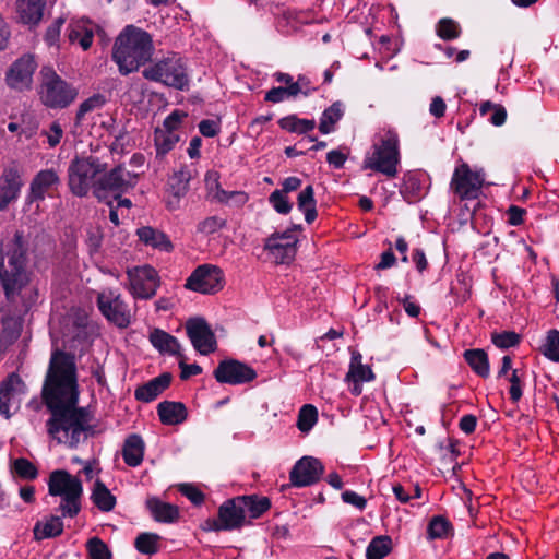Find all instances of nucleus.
<instances>
[{"mask_svg": "<svg viewBox=\"0 0 559 559\" xmlns=\"http://www.w3.org/2000/svg\"><path fill=\"white\" fill-rule=\"evenodd\" d=\"M43 397L51 417L48 433L58 443L74 448L91 429L92 416L85 407H78L79 392L73 356L62 350L52 353L46 374Z\"/></svg>", "mask_w": 559, "mask_h": 559, "instance_id": "f257e3e1", "label": "nucleus"}, {"mask_svg": "<svg viewBox=\"0 0 559 559\" xmlns=\"http://www.w3.org/2000/svg\"><path fill=\"white\" fill-rule=\"evenodd\" d=\"M153 52L152 36L140 27L127 25L115 40L112 59L119 72L127 75L150 61Z\"/></svg>", "mask_w": 559, "mask_h": 559, "instance_id": "f03ea898", "label": "nucleus"}, {"mask_svg": "<svg viewBox=\"0 0 559 559\" xmlns=\"http://www.w3.org/2000/svg\"><path fill=\"white\" fill-rule=\"evenodd\" d=\"M26 251L20 231L0 248V282L8 298L17 294L28 283Z\"/></svg>", "mask_w": 559, "mask_h": 559, "instance_id": "7ed1b4c3", "label": "nucleus"}, {"mask_svg": "<svg viewBox=\"0 0 559 559\" xmlns=\"http://www.w3.org/2000/svg\"><path fill=\"white\" fill-rule=\"evenodd\" d=\"M48 492L53 497H61L59 511L62 516L74 518L81 510L83 487L81 480L64 469L50 473Z\"/></svg>", "mask_w": 559, "mask_h": 559, "instance_id": "20e7f679", "label": "nucleus"}, {"mask_svg": "<svg viewBox=\"0 0 559 559\" xmlns=\"http://www.w3.org/2000/svg\"><path fill=\"white\" fill-rule=\"evenodd\" d=\"M107 169V163L100 158L90 155L75 157L68 168V186L70 191L79 197H86L103 173Z\"/></svg>", "mask_w": 559, "mask_h": 559, "instance_id": "39448f33", "label": "nucleus"}, {"mask_svg": "<svg viewBox=\"0 0 559 559\" xmlns=\"http://www.w3.org/2000/svg\"><path fill=\"white\" fill-rule=\"evenodd\" d=\"M41 83L39 95L43 104L49 108H66L72 104L78 90L51 68H43L40 71Z\"/></svg>", "mask_w": 559, "mask_h": 559, "instance_id": "423d86ee", "label": "nucleus"}, {"mask_svg": "<svg viewBox=\"0 0 559 559\" xmlns=\"http://www.w3.org/2000/svg\"><path fill=\"white\" fill-rule=\"evenodd\" d=\"M138 181V174L127 170L118 165L111 170L103 173L95 183L94 197L102 202L111 205L110 197L118 199L121 194L134 188Z\"/></svg>", "mask_w": 559, "mask_h": 559, "instance_id": "0eeeda50", "label": "nucleus"}, {"mask_svg": "<svg viewBox=\"0 0 559 559\" xmlns=\"http://www.w3.org/2000/svg\"><path fill=\"white\" fill-rule=\"evenodd\" d=\"M400 160L399 138L395 132L388 131L380 144L373 145V152L364 160V169H372L388 177H395Z\"/></svg>", "mask_w": 559, "mask_h": 559, "instance_id": "6e6552de", "label": "nucleus"}, {"mask_svg": "<svg viewBox=\"0 0 559 559\" xmlns=\"http://www.w3.org/2000/svg\"><path fill=\"white\" fill-rule=\"evenodd\" d=\"M147 80L162 82L177 90H186L189 85L186 67L176 55L167 57L155 64L147 67L142 72Z\"/></svg>", "mask_w": 559, "mask_h": 559, "instance_id": "1a4fd4ad", "label": "nucleus"}, {"mask_svg": "<svg viewBox=\"0 0 559 559\" xmlns=\"http://www.w3.org/2000/svg\"><path fill=\"white\" fill-rule=\"evenodd\" d=\"M484 182V170L473 171L466 163H463L454 169L450 189L460 200H474L479 197Z\"/></svg>", "mask_w": 559, "mask_h": 559, "instance_id": "9d476101", "label": "nucleus"}, {"mask_svg": "<svg viewBox=\"0 0 559 559\" xmlns=\"http://www.w3.org/2000/svg\"><path fill=\"white\" fill-rule=\"evenodd\" d=\"M300 228V225H293V227L283 233H273L265 239L263 248L275 263L288 264L295 259L297 252L296 245L298 242L295 231Z\"/></svg>", "mask_w": 559, "mask_h": 559, "instance_id": "9b49d317", "label": "nucleus"}, {"mask_svg": "<svg viewBox=\"0 0 559 559\" xmlns=\"http://www.w3.org/2000/svg\"><path fill=\"white\" fill-rule=\"evenodd\" d=\"M223 271L212 264L198 266L187 278L185 287L201 294H214L223 288Z\"/></svg>", "mask_w": 559, "mask_h": 559, "instance_id": "f8f14e48", "label": "nucleus"}, {"mask_svg": "<svg viewBox=\"0 0 559 559\" xmlns=\"http://www.w3.org/2000/svg\"><path fill=\"white\" fill-rule=\"evenodd\" d=\"M129 287L135 298L150 299L156 294L159 278L154 267L136 266L128 270Z\"/></svg>", "mask_w": 559, "mask_h": 559, "instance_id": "ddd939ff", "label": "nucleus"}, {"mask_svg": "<svg viewBox=\"0 0 559 559\" xmlns=\"http://www.w3.org/2000/svg\"><path fill=\"white\" fill-rule=\"evenodd\" d=\"M97 306L106 319L117 326L127 328L130 324L131 311L119 294L102 292L97 297Z\"/></svg>", "mask_w": 559, "mask_h": 559, "instance_id": "4468645a", "label": "nucleus"}, {"mask_svg": "<svg viewBox=\"0 0 559 559\" xmlns=\"http://www.w3.org/2000/svg\"><path fill=\"white\" fill-rule=\"evenodd\" d=\"M214 378L219 383L239 385L253 381L257 372L245 362L229 358L219 361L214 370Z\"/></svg>", "mask_w": 559, "mask_h": 559, "instance_id": "2eb2a0df", "label": "nucleus"}, {"mask_svg": "<svg viewBox=\"0 0 559 559\" xmlns=\"http://www.w3.org/2000/svg\"><path fill=\"white\" fill-rule=\"evenodd\" d=\"M242 506L246 503L239 497L227 500L219 507L218 519L213 520L210 527L214 531H230L241 527L246 521Z\"/></svg>", "mask_w": 559, "mask_h": 559, "instance_id": "dca6fc26", "label": "nucleus"}, {"mask_svg": "<svg viewBox=\"0 0 559 559\" xmlns=\"http://www.w3.org/2000/svg\"><path fill=\"white\" fill-rule=\"evenodd\" d=\"M186 330L193 347L200 354L209 355L216 349V337L203 318L189 319Z\"/></svg>", "mask_w": 559, "mask_h": 559, "instance_id": "f3484780", "label": "nucleus"}, {"mask_svg": "<svg viewBox=\"0 0 559 559\" xmlns=\"http://www.w3.org/2000/svg\"><path fill=\"white\" fill-rule=\"evenodd\" d=\"M324 467L322 463L312 456H304L293 466L289 478L295 487H307L320 480Z\"/></svg>", "mask_w": 559, "mask_h": 559, "instance_id": "a211bd4d", "label": "nucleus"}, {"mask_svg": "<svg viewBox=\"0 0 559 559\" xmlns=\"http://www.w3.org/2000/svg\"><path fill=\"white\" fill-rule=\"evenodd\" d=\"M36 62L32 56L17 59L7 73V83L15 90H25L31 86Z\"/></svg>", "mask_w": 559, "mask_h": 559, "instance_id": "6ab92c4d", "label": "nucleus"}, {"mask_svg": "<svg viewBox=\"0 0 559 559\" xmlns=\"http://www.w3.org/2000/svg\"><path fill=\"white\" fill-rule=\"evenodd\" d=\"M21 187L22 181L17 168H5L0 176V211L5 210L17 198Z\"/></svg>", "mask_w": 559, "mask_h": 559, "instance_id": "aec40b11", "label": "nucleus"}, {"mask_svg": "<svg viewBox=\"0 0 559 559\" xmlns=\"http://www.w3.org/2000/svg\"><path fill=\"white\" fill-rule=\"evenodd\" d=\"M191 177L190 170L186 167L180 168L169 177L168 189L171 194V199L167 202L169 209L175 210L179 206L180 199L189 191Z\"/></svg>", "mask_w": 559, "mask_h": 559, "instance_id": "412c9836", "label": "nucleus"}, {"mask_svg": "<svg viewBox=\"0 0 559 559\" xmlns=\"http://www.w3.org/2000/svg\"><path fill=\"white\" fill-rule=\"evenodd\" d=\"M171 382V374L168 372L162 373L160 376L150 380L147 383L140 385L134 396L141 402H151L156 399L165 389L169 386Z\"/></svg>", "mask_w": 559, "mask_h": 559, "instance_id": "4be33fe9", "label": "nucleus"}, {"mask_svg": "<svg viewBox=\"0 0 559 559\" xmlns=\"http://www.w3.org/2000/svg\"><path fill=\"white\" fill-rule=\"evenodd\" d=\"M157 413L163 424L174 426L187 418V408L181 402L164 401L157 406Z\"/></svg>", "mask_w": 559, "mask_h": 559, "instance_id": "5701e85b", "label": "nucleus"}, {"mask_svg": "<svg viewBox=\"0 0 559 559\" xmlns=\"http://www.w3.org/2000/svg\"><path fill=\"white\" fill-rule=\"evenodd\" d=\"M44 0H16L19 20L28 25H36L43 17Z\"/></svg>", "mask_w": 559, "mask_h": 559, "instance_id": "b1692460", "label": "nucleus"}, {"mask_svg": "<svg viewBox=\"0 0 559 559\" xmlns=\"http://www.w3.org/2000/svg\"><path fill=\"white\" fill-rule=\"evenodd\" d=\"M150 342L160 354L182 357L178 340L160 329H154L151 332Z\"/></svg>", "mask_w": 559, "mask_h": 559, "instance_id": "393cba45", "label": "nucleus"}, {"mask_svg": "<svg viewBox=\"0 0 559 559\" xmlns=\"http://www.w3.org/2000/svg\"><path fill=\"white\" fill-rule=\"evenodd\" d=\"M59 183V177L52 169L39 171L31 183V200H44L45 193Z\"/></svg>", "mask_w": 559, "mask_h": 559, "instance_id": "a878e982", "label": "nucleus"}, {"mask_svg": "<svg viewBox=\"0 0 559 559\" xmlns=\"http://www.w3.org/2000/svg\"><path fill=\"white\" fill-rule=\"evenodd\" d=\"M144 441L139 435H130L122 448V456L127 465L135 467L143 461Z\"/></svg>", "mask_w": 559, "mask_h": 559, "instance_id": "bb28decb", "label": "nucleus"}, {"mask_svg": "<svg viewBox=\"0 0 559 559\" xmlns=\"http://www.w3.org/2000/svg\"><path fill=\"white\" fill-rule=\"evenodd\" d=\"M140 240L146 246H151L162 251H170L173 243L163 231L150 226H143L136 230Z\"/></svg>", "mask_w": 559, "mask_h": 559, "instance_id": "cd10ccee", "label": "nucleus"}, {"mask_svg": "<svg viewBox=\"0 0 559 559\" xmlns=\"http://www.w3.org/2000/svg\"><path fill=\"white\" fill-rule=\"evenodd\" d=\"M146 507L153 518L158 522H174L179 516L178 508L171 503L163 502L152 497L146 500Z\"/></svg>", "mask_w": 559, "mask_h": 559, "instance_id": "c85d7f7f", "label": "nucleus"}, {"mask_svg": "<svg viewBox=\"0 0 559 559\" xmlns=\"http://www.w3.org/2000/svg\"><path fill=\"white\" fill-rule=\"evenodd\" d=\"M63 532V522L58 515H50L45 522L38 521L34 528V538L41 540L59 536Z\"/></svg>", "mask_w": 559, "mask_h": 559, "instance_id": "c756f323", "label": "nucleus"}, {"mask_svg": "<svg viewBox=\"0 0 559 559\" xmlns=\"http://www.w3.org/2000/svg\"><path fill=\"white\" fill-rule=\"evenodd\" d=\"M463 356L475 373L481 378H487L489 376V360L484 349H466Z\"/></svg>", "mask_w": 559, "mask_h": 559, "instance_id": "7c9ffc66", "label": "nucleus"}, {"mask_svg": "<svg viewBox=\"0 0 559 559\" xmlns=\"http://www.w3.org/2000/svg\"><path fill=\"white\" fill-rule=\"evenodd\" d=\"M298 209L304 212L305 221L311 224L317 218V209L314 200V190L312 186H307L297 198Z\"/></svg>", "mask_w": 559, "mask_h": 559, "instance_id": "2f4dec72", "label": "nucleus"}, {"mask_svg": "<svg viewBox=\"0 0 559 559\" xmlns=\"http://www.w3.org/2000/svg\"><path fill=\"white\" fill-rule=\"evenodd\" d=\"M344 115L343 104L341 102L333 103L328 107L320 119L319 130L323 134L334 131L335 123L341 120Z\"/></svg>", "mask_w": 559, "mask_h": 559, "instance_id": "473e14b6", "label": "nucleus"}, {"mask_svg": "<svg viewBox=\"0 0 559 559\" xmlns=\"http://www.w3.org/2000/svg\"><path fill=\"white\" fill-rule=\"evenodd\" d=\"M92 500L96 507L104 512L111 511L116 504L115 496L111 495L105 484L100 480H96L94 485Z\"/></svg>", "mask_w": 559, "mask_h": 559, "instance_id": "72a5a7b5", "label": "nucleus"}, {"mask_svg": "<svg viewBox=\"0 0 559 559\" xmlns=\"http://www.w3.org/2000/svg\"><path fill=\"white\" fill-rule=\"evenodd\" d=\"M179 141L176 132L156 129L154 133V142L156 147V156L163 158L171 151Z\"/></svg>", "mask_w": 559, "mask_h": 559, "instance_id": "f704fd0d", "label": "nucleus"}, {"mask_svg": "<svg viewBox=\"0 0 559 559\" xmlns=\"http://www.w3.org/2000/svg\"><path fill=\"white\" fill-rule=\"evenodd\" d=\"M392 549V539L388 535L376 536L369 543L366 557L367 559H383Z\"/></svg>", "mask_w": 559, "mask_h": 559, "instance_id": "c9c22d12", "label": "nucleus"}, {"mask_svg": "<svg viewBox=\"0 0 559 559\" xmlns=\"http://www.w3.org/2000/svg\"><path fill=\"white\" fill-rule=\"evenodd\" d=\"M239 499H243L246 506L243 507L245 514L250 515L251 519H257L261 516L266 510L271 507V501L266 497H255V496H242Z\"/></svg>", "mask_w": 559, "mask_h": 559, "instance_id": "e433bc0d", "label": "nucleus"}, {"mask_svg": "<svg viewBox=\"0 0 559 559\" xmlns=\"http://www.w3.org/2000/svg\"><path fill=\"white\" fill-rule=\"evenodd\" d=\"M21 383L20 378L16 374H11L5 382L0 386V414L10 417L9 402L15 390V385Z\"/></svg>", "mask_w": 559, "mask_h": 559, "instance_id": "4c0bfd02", "label": "nucleus"}, {"mask_svg": "<svg viewBox=\"0 0 559 559\" xmlns=\"http://www.w3.org/2000/svg\"><path fill=\"white\" fill-rule=\"evenodd\" d=\"M104 104H105V97L100 94H95V95L88 97L87 99H85L79 106V109H78L76 116H75L74 126L80 127L83 123L85 116L87 114L102 108Z\"/></svg>", "mask_w": 559, "mask_h": 559, "instance_id": "58836bf2", "label": "nucleus"}, {"mask_svg": "<svg viewBox=\"0 0 559 559\" xmlns=\"http://www.w3.org/2000/svg\"><path fill=\"white\" fill-rule=\"evenodd\" d=\"M160 537L153 533H141L135 538V548L139 552L145 555H153L158 551V542Z\"/></svg>", "mask_w": 559, "mask_h": 559, "instance_id": "ea45409f", "label": "nucleus"}, {"mask_svg": "<svg viewBox=\"0 0 559 559\" xmlns=\"http://www.w3.org/2000/svg\"><path fill=\"white\" fill-rule=\"evenodd\" d=\"M318 419V411L311 404L304 405L298 414L297 427L301 432H309Z\"/></svg>", "mask_w": 559, "mask_h": 559, "instance_id": "a19ab883", "label": "nucleus"}, {"mask_svg": "<svg viewBox=\"0 0 559 559\" xmlns=\"http://www.w3.org/2000/svg\"><path fill=\"white\" fill-rule=\"evenodd\" d=\"M451 530V523L441 515L433 516L428 525V536L430 539L445 538Z\"/></svg>", "mask_w": 559, "mask_h": 559, "instance_id": "79ce46f5", "label": "nucleus"}, {"mask_svg": "<svg viewBox=\"0 0 559 559\" xmlns=\"http://www.w3.org/2000/svg\"><path fill=\"white\" fill-rule=\"evenodd\" d=\"M460 34V25L452 19H441L437 24V35L444 40L455 39Z\"/></svg>", "mask_w": 559, "mask_h": 559, "instance_id": "37998d69", "label": "nucleus"}, {"mask_svg": "<svg viewBox=\"0 0 559 559\" xmlns=\"http://www.w3.org/2000/svg\"><path fill=\"white\" fill-rule=\"evenodd\" d=\"M543 354L554 361H559V331L550 330L547 333L543 345Z\"/></svg>", "mask_w": 559, "mask_h": 559, "instance_id": "c03bdc74", "label": "nucleus"}, {"mask_svg": "<svg viewBox=\"0 0 559 559\" xmlns=\"http://www.w3.org/2000/svg\"><path fill=\"white\" fill-rule=\"evenodd\" d=\"M87 551L90 559H110L111 552L107 545L98 537H92L88 539Z\"/></svg>", "mask_w": 559, "mask_h": 559, "instance_id": "a18cd8bd", "label": "nucleus"}, {"mask_svg": "<svg viewBox=\"0 0 559 559\" xmlns=\"http://www.w3.org/2000/svg\"><path fill=\"white\" fill-rule=\"evenodd\" d=\"M520 335L513 331H503L501 333H492L491 341L499 348L514 347L520 343Z\"/></svg>", "mask_w": 559, "mask_h": 559, "instance_id": "49530a36", "label": "nucleus"}, {"mask_svg": "<svg viewBox=\"0 0 559 559\" xmlns=\"http://www.w3.org/2000/svg\"><path fill=\"white\" fill-rule=\"evenodd\" d=\"M269 202L280 214H288L293 207V203L288 200L286 194L280 190H275L270 194Z\"/></svg>", "mask_w": 559, "mask_h": 559, "instance_id": "de8ad7c7", "label": "nucleus"}, {"mask_svg": "<svg viewBox=\"0 0 559 559\" xmlns=\"http://www.w3.org/2000/svg\"><path fill=\"white\" fill-rule=\"evenodd\" d=\"M14 471L25 479H35L38 475L36 466L26 459L20 457L14 461Z\"/></svg>", "mask_w": 559, "mask_h": 559, "instance_id": "09e8293b", "label": "nucleus"}, {"mask_svg": "<svg viewBox=\"0 0 559 559\" xmlns=\"http://www.w3.org/2000/svg\"><path fill=\"white\" fill-rule=\"evenodd\" d=\"M374 379V373L367 365L358 366L355 369H349L345 380L346 381H361L368 382Z\"/></svg>", "mask_w": 559, "mask_h": 559, "instance_id": "8fccbe9b", "label": "nucleus"}, {"mask_svg": "<svg viewBox=\"0 0 559 559\" xmlns=\"http://www.w3.org/2000/svg\"><path fill=\"white\" fill-rule=\"evenodd\" d=\"M247 194L240 191H225L221 189L214 193V200L221 203L234 202L236 204H243L247 201Z\"/></svg>", "mask_w": 559, "mask_h": 559, "instance_id": "3c124183", "label": "nucleus"}, {"mask_svg": "<svg viewBox=\"0 0 559 559\" xmlns=\"http://www.w3.org/2000/svg\"><path fill=\"white\" fill-rule=\"evenodd\" d=\"M226 225V221L217 217V216H211L202 221L198 225V230L203 234H213L217 231L218 229L223 228Z\"/></svg>", "mask_w": 559, "mask_h": 559, "instance_id": "603ef678", "label": "nucleus"}, {"mask_svg": "<svg viewBox=\"0 0 559 559\" xmlns=\"http://www.w3.org/2000/svg\"><path fill=\"white\" fill-rule=\"evenodd\" d=\"M180 492L197 506L201 504L204 500V495L197 487L189 484L181 485Z\"/></svg>", "mask_w": 559, "mask_h": 559, "instance_id": "864d4df0", "label": "nucleus"}, {"mask_svg": "<svg viewBox=\"0 0 559 559\" xmlns=\"http://www.w3.org/2000/svg\"><path fill=\"white\" fill-rule=\"evenodd\" d=\"M64 23L63 17H58L46 31L45 39L49 45H55L60 36L61 26Z\"/></svg>", "mask_w": 559, "mask_h": 559, "instance_id": "5fc2aeb1", "label": "nucleus"}, {"mask_svg": "<svg viewBox=\"0 0 559 559\" xmlns=\"http://www.w3.org/2000/svg\"><path fill=\"white\" fill-rule=\"evenodd\" d=\"M43 133L45 135H47V141H48L49 146L55 147V146H57L60 143V140H61L62 134H63V130H62V128H61L59 122L53 121L50 124L49 132L45 131Z\"/></svg>", "mask_w": 559, "mask_h": 559, "instance_id": "6e6d98bb", "label": "nucleus"}, {"mask_svg": "<svg viewBox=\"0 0 559 559\" xmlns=\"http://www.w3.org/2000/svg\"><path fill=\"white\" fill-rule=\"evenodd\" d=\"M199 131L203 136L213 138L219 131L218 121L204 119L199 123Z\"/></svg>", "mask_w": 559, "mask_h": 559, "instance_id": "4d7b16f0", "label": "nucleus"}, {"mask_svg": "<svg viewBox=\"0 0 559 559\" xmlns=\"http://www.w3.org/2000/svg\"><path fill=\"white\" fill-rule=\"evenodd\" d=\"M342 500L345 503L353 504L359 510H364L367 504V500L362 496H359L355 491L350 490H346L342 493Z\"/></svg>", "mask_w": 559, "mask_h": 559, "instance_id": "13d9d810", "label": "nucleus"}, {"mask_svg": "<svg viewBox=\"0 0 559 559\" xmlns=\"http://www.w3.org/2000/svg\"><path fill=\"white\" fill-rule=\"evenodd\" d=\"M185 117H187V114L174 111L164 120L163 128L158 129L175 132L178 126L180 124L182 118Z\"/></svg>", "mask_w": 559, "mask_h": 559, "instance_id": "bf43d9fd", "label": "nucleus"}, {"mask_svg": "<svg viewBox=\"0 0 559 559\" xmlns=\"http://www.w3.org/2000/svg\"><path fill=\"white\" fill-rule=\"evenodd\" d=\"M511 383L510 386V399L515 403L522 397V389H521V380L518 376V370H513L511 377L509 378Z\"/></svg>", "mask_w": 559, "mask_h": 559, "instance_id": "052dcab7", "label": "nucleus"}, {"mask_svg": "<svg viewBox=\"0 0 559 559\" xmlns=\"http://www.w3.org/2000/svg\"><path fill=\"white\" fill-rule=\"evenodd\" d=\"M185 357H180L179 367L181 369L180 378L182 380L189 379L191 376H198L202 372V368L198 364L188 365L185 362Z\"/></svg>", "mask_w": 559, "mask_h": 559, "instance_id": "680f3d73", "label": "nucleus"}, {"mask_svg": "<svg viewBox=\"0 0 559 559\" xmlns=\"http://www.w3.org/2000/svg\"><path fill=\"white\" fill-rule=\"evenodd\" d=\"M346 159L347 154H345L342 150H332L326 154L328 163L337 169L344 166Z\"/></svg>", "mask_w": 559, "mask_h": 559, "instance_id": "e2e57ef3", "label": "nucleus"}, {"mask_svg": "<svg viewBox=\"0 0 559 559\" xmlns=\"http://www.w3.org/2000/svg\"><path fill=\"white\" fill-rule=\"evenodd\" d=\"M205 182L209 194L214 200V193H217L222 189L218 181L217 173H207L205 177Z\"/></svg>", "mask_w": 559, "mask_h": 559, "instance_id": "0e129e2a", "label": "nucleus"}, {"mask_svg": "<svg viewBox=\"0 0 559 559\" xmlns=\"http://www.w3.org/2000/svg\"><path fill=\"white\" fill-rule=\"evenodd\" d=\"M507 119V110L502 105H497L496 108L492 110V114L489 118V121L497 127L502 126L506 122Z\"/></svg>", "mask_w": 559, "mask_h": 559, "instance_id": "69168bd1", "label": "nucleus"}, {"mask_svg": "<svg viewBox=\"0 0 559 559\" xmlns=\"http://www.w3.org/2000/svg\"><path fill=\"white\" fill-rule=\"evenodd\" d=\"M447 105L440 96L432 98L429 111L432 116L440 118L444 116Z\"/></svg>", "mask_w": 559, "mask_h": 559, "instance_id": "338daca9", "label": "nucleus"}, {"mask_svg": "<svg viewBox=\"0 0 559 559\" xmlns=\"http://www.w3.org/2000/svg\"><path fill=\"white\" fill-rule=\"evenodd\" d=\"M476 424H477L476 416L469 414V415H465L461 418L459 426L463 432L469 435L475 431Z\"/></svg>", "mask_w": 559, "mask_h": 559, "instance_id": "774afa93", "label": "nucleus"}]
</instances>
